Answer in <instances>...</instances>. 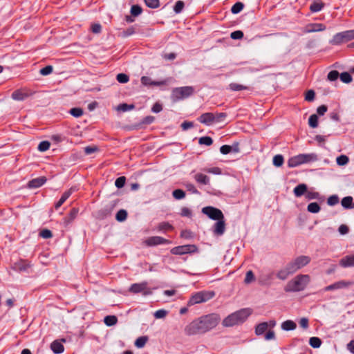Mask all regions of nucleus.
<instances>
[{"instance_id": "f257e3e1", "label": "nucleus", "mask_w": 354, "mask_h": 354, "mask_svg": "<svg viewBox=\"0 0 354 354\" xmlns=\"http://www.w3.org/2000/svg\"><path fill=\"white\" fill-rule=\"evenodd\" d=\"M311 259L308 256L300 255L289 261L276 273V277L282 281L286 280L290 275L310 263Z\"/></svg>"}, {"instance_id": "f03ea898", "label": "nucleus", "mask_w": 354, "mask_h": 354, "mask_svg": "<svg viewBox=\"0 0 354 354\" xmlns=\"http://www.w3.org/2000/svg\"><path fill=\"white\" fill-rule=\"evenodd\" d=\"M252 313L250 308H243L237 310L225 317L223 321V325L230 327L243 323Z\"/></svg>"}, {"instance_id": "7ed1b4c3", "label": "nucleus", "mask_w": 354, "mask_h": 354, "mask_svg": "<svg viewBox=\"0 0 354 354\" xmlns=\"http://www.w3.org/2000/svg\"><path fill=\"white\" fill-rule=\"evenodd\" d=\"M308 274H298L288 281L284 290L286 292H299L304 290L310 282Z\"/></svg>"}, {"instance_id": "20e7f679", "label": "nucleus", "mask_w": 354, "mask_h": 354, "mask_svg": "<svg viewBox=\"0 0 354 354\" xmlns=\"http://www.w3.org/2000/svg\"><path fill=\"white\" fill-rule=\"evenodd\" d=\"M318 159V155L315 153H299L288 159V166L291 168L296 167L303 164L316 162Z\"/></svg>"}, {"instance_id": "39448f33", "label": "nucleus", "mask_w": 354, "mask_h": 354, "mask_svg": "<svg viewBox=\"0 0 354 354\" xmlns=\"http://www.w3.org/2000/svg\"><path fill=\"white\" fill-rule=\"evenodd\" d=\"M354 39V30H348L336 33L329 41L333 46H339Z\"/></svg>"}, {"instance_id": "423d86ee", "label": "nucleus", "mask_w": 354, "mask_h": 354, "mask_svg": "<svg viewBox=\"0 0 354 354\" xmlns=\"http://www.w3.org/2000/svg\"><path fill=\"white\" fill-rule=\"evenodd\" d=\"M194 92V87L190 86L176 87L173 88L171 97L173 101L176 102L191 96Z\"/></svg>"}, {"instance_id": "0eeeda50", "label": "nucleus", "mask_w": 354, "mask_h": 354, "mask_svg": "<svg viewBox=\"0 0 354 354\" xmlns=\"http://www.w3.org/2000/svg\"><path fill=\"white\" fill-rule=\"evenodd\" d=\"M215 296L214 291H199L194 294L188 301L189 306L203 303L212 299Z\"/></svg>"}, {"instance_id": "6e6552de", "label": "nucleus", "mask_w": 354, "mask_h": 354, "mask_svg": "<svg viewBox=\"0 0 354 354\" xmlns=\"http://www.w3.org/2000/svg\"><path fill=\"white\" fill-rule=\"evenodd\" d=\"M199 319L206 332L215 328L220 322L219 316L214 313L202 316Z\"/></svg>"}, {"instance_id": "1a4fd4ad", "label": "nucleus", "mask_w": 354, "mask_h": 354, "mask_svg": "<svg viewBox=\"0 0 354 354\" xmlns=\"http://www.w3.org/2000/svg\"><path fill=\"white\" fill-rule=\"evenodd\" d=\"M184 332L187 335H194L206 333L199 318L187 325L184 329Z\"/></svg>"}, {"instance_id": "9d476101", "label": "nucleus", "mask_w": 354, "mask_h": 354, "mask_svg": "<svg viewBox=\"0 0 354 354\" xmlns=\"http://www.w3.org/2000/svg\"><path fill=\"white\" fill-rule=\"evenodd\" d=\"M129 291L135 294L142 293L144 296L152 294V291L151 288L148 287V283L147 281L133 283L129 288Z\"/></svg>"}, {"instance_id": "9b49d317", "label": "nucleus", "mask_w": 354, "mask_h": 354, "mask_svg": "<svg viewBox=\"0 0 354 354\" xmlns=\"http://www.w3.org/2000/svg\"><path fill=\"white\" fill-rule=\"evenodd\" d=\"M202 212L212 220L218 221L224 218V215L221 210L214 207H205L202 209Z\"/></svg>"}, {"instance_id": "f8f14e48", "label": "nucleus", "mask_w": 354, "mask_h": 354, "mask_svg": "<svg viewBox=\"0 0 354 354\" xmlns=\"http://www.w3.org/2000/svg\"><path fill=\"white\" fill-rule=\"evenodd\" d=\"M198 250L195 245H184L173 248L171 253L176 255H182L186 254L194 253Z\"/></svg>"}, {"instance_id": "ddd939ff", "label": "nucleus", "mask_w": 354, "mask_h": 354, "mask_svg": "<svg viewBox=\"0 0 354 354\" xmlns=\"http://www.w3.org/2000/svg\"><path fill=\"white\" fill-rule=\"evenodd\" d=\"M145 243L148 246H156L158 245L169 244L171 241L163 237L154 236L149 237L146 241Z\"/></svg>"}, {"instance_id": "4468645a", "label": "nucleus", "mask_w": 354, "mask_h": 354, "mask_svg": "<svg viewBox=\"0 0 354 354\" xmlns=\"http://www.w3.org/2000/svg\"><path fill=\"white\" fill-rule=\"evenodd\" d=\"M326 29V26L321 23H313L308 24L304 30L305 33H310L315 32L324 31Z\"/></svg>"}, {"instance_id": "2eb2a0df", "label": "nucleus", "mask_w": 354, "mask_h": 354, "mask_svg": "<svg viewBox=\"0 0 354 354\" xmlns=\"http://www.w3.org/2000/svg\"><path fill=\"white\" fill-rule=\"evenodd\" d=\"M353 283V282H352V281H346L342 280V281H339L333 284L326 286L324 288V291H330V290L344 288H346V287L352 285Z\"/></svg>"}, {"instance_id": "dca6fc26", "label": "nucleus", "mask_w": 354, "mask_h": 354, "mask_svg": "<svg viewBox=\"0 0 354 354\" xmlns=\"http://www.w3.org/2000/svg\"><path fill=\"white\" fill-rule=\"evenodd\" d=\"M12 268L17 272H26L30 268V263L26 260L20 259L14 263Z\"/></svg>"}, {"instance_id": "f3484780", "label": "nucleus", "mask_w": 354, "mask_h": 354, "mask_svg": "<svg viewBox=\"0 0 354 354\" xmlns=\"http://www.w3.org/2000/svg\"><path fill=\"white\" fill-rule=\"evenodd\" d=\"M225 231V218L223 219L218 220L213 227V232L216 236H221Z\"/></svg>"}, {"instance_id": "a211bd4d", "label": "nucleus", "mask_w": 354, "mask_h": 354, "mask_svg": "<svg viewBox=\"0 0 354 354\" xmlns=\"http://www.w3.org/2000/svg\"><path fill=\"white\" fill-rule=\"evenodd\" d=\"M140 82L142 85L146 86H161L167 84L166 80L162 81H153L151 77L148 76H142L140 79Z\"/></svg>"}, {"instance_id": "6ab92c4d", "label": "nucleus", "mask_w": 354, "mask_h": 354, "mask_svg": "<svg viewBox=\"0 0 354 354\" xmlns=\"http://www.w3.org/2000/svg\"><path fill=\"white\" fill-rule=\"evenodd\" d=\"M339 264L342 268L354 267V254L344 257L339 260Z\"/></svg>"}, {"instance_id": "aec40b11", "label": "nucleus", "mask_w": 354, "mask_h": 354, "mask_svg": "<svg viewBox=\"0 0 354 354\" xmlns=\"http://www.w3.org/2000/svg\"><path fill=\"white\" fill-rule=\"evenodd\" d=\"M220 151L222 154H228L230 153H238L239 151V144L236 143L233 145L232 146L224 145L221 147Z\"/></svg>"}, {"instance_id": "412c9836", "label": "nucleus", "mask_w": 354, "mask_h": 354, "mask_svg": "<svg viewBox=\"0 0 354 354\" xmlns=\"http://www.w3.org/2000/svg\"><path fill=\"white\" fill-rule=\"evenodd\" d=\"M46 178L45 176H40L36 178H33L28 182L29 188H38L41 187L46 182Z\"/></svg>"}, {"instance_id": "4be33fe9", "label": "nucleus", "mask_w": 354, "mask_h": 354, "mask_svg": "<svg viewBox=\"0 0 354 354\" xmlns=\"http://www.w3.org/2000/svg\"><path fill=\"white\" fill-rule=\"evenodd\" d=\"M214 113H205L202 114L200 118H198V120L200 122L207 125L210 126L214 123Z\"/></svg>"}, {"instance_id": "5701e85b", "label": "nucleus", "mask_w": 354, "mask_h": 354, "mask_svg": "<svg viewBox=\"0 0 354 354\" xmlns=\"http://www.w3.org/2000/svg\"><path fill=\"white\" fill-rule=\"evenodd\" d=\"M74 189L71 187L68 190L64 192L59 200L55 204V208L56 209H58L64 204V203L70 197Z\"/></svg>"}, {"instance_id": "b1692460", "label": "nucleus", "mask_w": 354, "mask_h": 354, "mask_svg": "<svg viewBox=\"0 0 354 354\" xmlns=\"http://www.w3.org/2000/svg\"><path fill=\"white\" fill-rule=\"evenodd\" d=\"M30 94L21 89L15 91L12 93V98L15 100L22 101L28 97Z\"/></svg>"}, {"instance_id": "393cba45", "label": "nucleus", "mask_w": 354, "mask_h": 354, "mask_svg": "<svg viewBox=\"0 0 354 354\" xmlns=\"http://www.w3.org/2000/svg\"><path fill=\"white\" fill-rule=\"evenodd\" d=\"M294 194L296 197H300L307 192V185L304 183L299 184L294 188Z\"/></svg>"}, {"instance_id": "a878e982", "label": "nucleus", "mask_w": 354, "mask_h": 354, "mask_svg": "<svg viewBox=\"0 0 354 354\" xmlns=\"http://www.w3.org/2000/svg\"><path fill=\"white\" fill-rule=\"evenodd\" d=\"M50 348L53 351V353L56 354L62 353L64 351V347L63 344H62L57 340H55L51 343Z\"/></svg>"}, {"instance_id": "bb28decb", "label": "nucleus", "mask_w": 354, "mask_h": 354, "mask_svg": "<svg viewBox=\"0 0 354 354\" xmlns=\"http://www.w3.org/2000/svg\"><path fill=\"white\" fill-rule=\"evenodd\" d=\"M79 209L73 207L71 209L68 215L64 218V222L66 224L71 223L77 216Z\"/></svg>"}, {"instance_id": "cd10ccee", "label": "nucleus", "mask_w": 354, "mask_h": 354, "mask_svg": "<svg viewBox=\"0 0 354 354\" xmlns=\"http://www.w3.org/2000/svg\"><path fill=\"white\" fill-rule=\"evenodd\" d=\"M324 7V3L321 1H313L310 6V10L312 12L321 11Z\"/></svg>"}, {"instance_id": "c85d7f7f", "label": "nucleus", "mask_w": 354, "mask_h": 354, "mask_svg": "<svg viewBox=\"0 0 354 354\" xmlns=\"http://www.w3.org/2000/svg\"><path fill=\"white\" fill-rule=\"evenodd\" d=\"M196 181L202 185H208L209 183V178L203 174L198 173L194 176Z\"/></svg>"}, {"instance_id": "c756f323", "label": "nucleus", "mask_w": 354, "mask_h": 354, "mask_svg": "<svg viewBox=\"0 0 354 354\" xmlns=\"http://www.w3.org/2000/svg\"><path fill=\"white\" fill-rule=\"evenodd\" d=\"M296 324L292 320H286L281 324V328L283 330H293L296 328Z\"/></svg>"}, {"instance_id": "7c9ffc66", "label": "nucleus", "mask_w": 354, "mask_h": 354, "mask_svg": "<svg viewBox=\"0 0 354 354\" xmlns=\"http://www.w3.org/2000/svg\"><path fill=\"white\" fill-rule=\"evenodd\" d=\"M229 88L234 91H239L242 90H248V91H252V88L249 86H246L242 84H239L237 83H231L229 84Z\"/></svg>"}, {"instance_id": "2f4dec72", "label": "nucleus", "mask_w": 354, "mask_h": 354, "mask_svg": "<svg viewBox=\"0 0 354 354\" xmlns=\"http://www.w3.org/2000/svg\"><path fill=\"white\" fill-rule=\"evenodd\" d=\"M342 205L345 209L354 208L352 196H346L341 201Z\"/></svg>"}, {"instance_id": "473e14b6", "label": "nucleus", "mask_w": 354, "mask_h": 354, "mask_svg": "<svg viewBox=\"0 0 354 354\" xmlns=\"http://www.w3.org/2000/svg\"><path fill=\"white\" fill-rule=\"evenodd\" d=\"M268 324L267 322H262L259 324L255 328V333L257 335H261L264 334V333L268 329Z\"/></svg>"}, {"instance_id": "72a5a7b5", "label": "nucleus", "mask_w": 354, "mask_h": 354, "mask_svg": "<svg viewBox=\"0 0 354 354\" xmlns=\"http://www.w3.org/2000/svg\"><path fill=\"white\" fill-rule=\"evenodd\" d=\"M118 322V318L115 315H107L104 319V324L108 326L115 325Z\"/></svg>"}, {"instance_id": "f704fd0d", "label": "nucleus", "mask_w": 354, "mask_h": 354, "mask_svg": "<svg viewBox=\"0 0 354 354\" xmlns=\"http://www.w3.org/2000/svg\"><path fill=\"white\" fill-rule=\"evenodd\" d=\"M322 343L321 339L317 337H312L309 339V344L314 348H319Z\"/></svg>"}, {"instance_id": "c9c22d12", "label": "nucleus", "mask_w": 354, "mask_h": 354, "mask_svg": "<svg viewBox=\"0 0 354 354\" xmlns=\"http://www.w3.org/2000/svg\"><path fill=\"white\" fill-rule=\"evenodd\" d=\"M159 231L166 232L168 230H172L174 227L168 222L160 223L157 227Z\"/></svg>"}, {"instance_id": "e433bc0d", "label": "nucleus", "mask_w": 354, "mask_h": 354, "mask_svg": "<svg viewBox=\"0 0 354 354\" xmlns=\"http://www.w3.org/2000/svg\"><path fill=\"white\" fill-rule=\"evenodd\" d=\"M147 341L148 337L147 336H141L136 339L134 344L137 348H140L145 346Z\"/></svg>"}, {"instance_id": "4c0bfd02", "label": "nucleus", "mask_w": 354, "mask_h": 354, "mask_svg": "<svg viewBox=\"0 0 354 354\" xmlns=\"http://www.w3.org/2000/svg\"><path fill=\"white\" fill-rule=\"evenodd\" d=\"M127 212L125 209H120L115 215V219L119 222L124 221L127 218Z\"/></svg>"}, {"instance_id": "58836bf2", "label": "nucleus", "mask_w": 354, "mask_h": 354, "mask_svg": "<svg viewBox=\"0 0 354 354\" xmlns=\"http://www.w3.org/2000/svg\"><path fill=\"white\" fill-rule=\"evenodd\" d=\"M320 206L317 203L315 202L309 203L307 207V210L310 213H318L320 211Z\"/></svg>"}, {"instance_id": "ea45409f", "label": "nucleus", "mask_w": 354, "mask_h": 354, "mask_svg": "<svg viewBox=\"0 0 354 354\" xmlns=\"http://www.w3.org/2000/svg\"><path fill=\"white\" fill-rule=\"evenodd\" d=\"M244 8V4L242 3V2H236L235 3L232 8H231V12L233 13V14H238Z\"/></svg>"}, {"instance_id": "a19ab883", "label": "nucleus", "mask_w": 354, "mask_h": 354, "mask_svg": "<svg viewBox=\"0 0 354 354\" xmlns=\"http://www.w3.org/2000/svg\"><path fill=\"white\" fill-rule=\"evenodd\" d=\"M130 12L133 17H138L142 12V8L139 5H133Z\"/></svg>"}, {"instance_id": "79ce46f5", "label": "nucleus", "mask_w": 354, "mask_h": 354, "mask_svg": "<svg viewBox=\"0 0 354 354\" xmlns=\"http://www.w3.org/2000/svg\"><path fill=\"white\" fill-rule=\"evenodd\" d=\"M339 78L342 82L346 84L351 83L353 80L352 76L348 72L342 73L339 75Z\"/></svg>"}, {"instance_id": "37998d69", "label": "nucleus", "mask_w": 354, "mask_h": 354, "mask_svg": "<svg viewBox=\"0 0 354 354\" xmlns=\"http://www.w3.org/2000/svg\"><path fill=\"white\" fill-rule=\"evenodd\" d=\"M172 196L176 200H180L185 197V192L180 189H177L173 191Z\"/></svg>"}, {"instance_id": "c03bdc74", "label": "nucleus", "mask_w": 354, "mask_h": 354, "mask_svg": "<svg viewBox=\"0 0 354 354\" xmlns=\"http://www.w3.org/2000/svg\"><path fill=\"white\" fill-rule=\"evenodd\" d=\"M308 124L312 128H316L318 126V116L313 114L309 117Z\"/></svg>"}, {"instance_id": "a18cd8bd", "label": "nucleus", "mask_w": 354, "mask_h": 354, "mask_svg": "<svg viewBox=\"0 0 354 354\" xmlns=\"http://www.w3.org/2000/svg\"><path fill=\"white\" fill-rule=\"evenodd\" d=\"M306 198L308 200H313V199H321V196L319 192H311V191H307L306 194Z\"/></svg>"}, {"instance_id": "49530a36", "label": "nucleus", "mask_w": 354, "mask_h": 354, "mask_svg": "<svg viewBox=\"0 0 354 354\" xmlns=\"http://www.w3.org/2000/svg\"><path fill=\"white\" fill-rule=\"evenodd\" d=\"M349 161V158L346 155H341L336 159L337 164L340 166L346 165Z\"/></svg>"}, {"instance_id": "de8ad7c7", "label": "nucleus", "mask_w": 354, "mask_h": 354, "mask_svg": "<svg viewBox=\"0 0 354 354\" xmlns=\"http://www.w3.org/2000/svg\"><path fill=\"white\" fill-rule=\"evenodd\" d=\"M272 274H269L268 275H263L259 279V283L261 285H270L269 282L272 279Z\"/></svg>"}, {"instance_id": "09e8293b", "label": "nucleus", "mask_w": 354, "mask_h": 354, "mask_svg": "<svg viewBox=\"0 0 354 354\" xmlns=\"http://www.w3.org/2000/svg\"><path fill=\"white\" fill-rule=\"evenodd\" d=\"M283 163V157L282 155L278 154L273 158V165L276 167H281Z\"/></svg>"}, {"instance_id": "8fccbe9b", "label": "nucleus", "mask_w": 354, "mask_h": 354, "mask_svg": "<svg viewBox=\"0 0 354 354\" xmlns=\"http://www.w3.org/2000/svg\"><path fill=\"white\" fill-rule=\"evenodd\" d=\"M185 6V3L183 1H178L176 2L174 7V11L176 13H180L182 10H183Z\"/></svg>"}, {"instance_id": "3c124183", "label": "nucleus", "mask_w": 354, "mask_h": 354, "mask_svg": "<svg viewBox=\"0 0 354 354\" xmlns=\"http://www.w3.org/2000/svg\"><path fill=\"white\" fill-rule=\"evenodd\" d=\"M198 142L200 145H205L206 146H210L213 142V140L211 137L203 136L199 139Z\"/></svg>"}, {"instance_id": "603ef678", "label": "nucleus", "mask_w": 354, "mask_h": 354, "mask_svg": "<svg viewBox=\"0 0 354 354\" xmlns=\"http://www.w3.org/2000/svg\"><path fill=\"white\" fill-rule=\"evenodd\" d=\"M69 113L75 118L82 116L84 113L83 109L81 108H73L70 110Z\"/></svg>"}, {"instance_id": "864d4df0", "label": "nucleus", "mask_w": 354, "mask_h": 354, "mask_svg": "<svg viewBox=\"0 0 354 354\" xmlns=\"http://www.w3.org/2000/svg\"><path fill=\"white\" fill-rule=\"evenodd\" d=\"M226 117L227 114L225 113H217L214 114V123L223 122Z\"/></svg>"}, {"instance_id": "5fc2aeb1", "label": "nucleus", "mask_w": 354, "mask_h": 354, "mask_svg": "<svg viewBox=\"0 0 354 354\" xmlns=\"http://www.w3.org/2000/svg\"><path fill=\"white\" fill-rule=\"evenodd\" d=\"M339 203V197L337 195H332L327 199V204L330 206H334Z\"/></svg>"}, {"instance_id": "6e6d98bb", "label": "nucleus", "mask_w": 354, "mask_h": 354, "mask_svg": "<svg viewBox=\"0 0 354 354\" xmlns=\"http://www.w3.org/2000/svg\"><path fill=\"white\" fill-rule=\"evenodd\" d=\"M146 6L151 8H157L159 7V0H144Z\"/></svg>"}, {"instance_id": "4d7b16f0", "label": "nucleus", "mask_w": 354, "mask_h": 354, "mask_svg": "<svg viewBox=\"0 0 354 354\" xmlns=\"http://www.w3.org/2000/svg\"><path fill=\"white\" fill-rule=\"evenodd\" d=\"M116 80L120 83H127L129 80V76L125 73H119L116 76Z\"/></svg>"}, {"instance_id": "13d9d810", "label": "nucleus", "mask_w": 354, "mask_h": 354, "mask_svg": "<svg viewBox=\"0 0 354 354\" xmlns=\"http://www.w3.org/2000/svg\"><path fill=\"white\" fill-rule=\"evenodd\" d=\"M255 279L254 274L252 270H249L246 272L244 282L247 284L250 283Z\"/></svg>"}, {"instance_id": "bf43d9fd", "label": "nucleus", "mask_w": 354, "mask_h": 354, "mask_svg": "<svg viewBox=\"0 0 354 354\" xmlns=\"http://www.w3.org/2000/svg\"><path fill=\"white\" fill-rule=\"evenodd\" d=\"M50 144L48 141H42L38 145V150L39 151H46L50 148Z\"/></svg>"}, {"instance_id": "052dcab7", "label": "nucleus", "mask_w": 354, "mask_h": 354, "mask_svg": "<svg viewBox=\"0 0 354 354\" xmlns=\"http://www.w3.org/2000/svg\"><path fill=\"white\" fill-rule=\"evenodd\" d=\"M167 313L168 312L166 310L160 309L154 313L153 316L156 319H162L164 318Z\"/></svg>"}, {"instance_id": "680f3d73", "label": "nucleus", "mask_w": 354, "mask_h": 354, "mask_svg": "<svg viewBox=\"0 0 354 354\" xmlns=\"http://www.w3.org/2000/svg\"><path fill=\"white\" fill-rule=\"evenodd\" d=\"M126 178L124 176H120L115 180V185L118 188H122L124 186Z\"/></svg>"}, {"instance_id": "e2e57ef3", "label": "nucleus", "mask_w": 354, "mask_h": 354, "mask_svg": "<svg viewBox=\"0 0 354 354\" xmlns=\"http://www.w3.org/2000/svg\"><path fill=\"white\" fill-rule=\"evenodd\" d=\"M53 66L50 65H48L40 70V74L42 75H48L53 72Z\"/></svg>"}, {"instance_id": "0e129e2a", "label": "nucleus", "mask_w": 354, "mask_h": 354, "mask_svg": "<svg viewBox=\"0 0 354 354\" xmlns=\"http://www.w3.org/2000/svg\"><path fill=\"white\" fill-rule=\"evenodd\" d=\"M315 93L313 90H308L305 95V100L308 102H312L314 100Z\"/></svg>"}, {"instance_id": "69168bd1", "label": "nucleus", "mask_w": 354, "mask_h": 354, "mask_svg": "<svg viewBox=\"0 0 354 354\" xmlns=\"http://www.w3.org/2000/svg\"><path fill=\"white\" fill-rule=\"evenodd\" d=\"M243 32L241 30H236L231 33L230 37L233 39H241L243 37Z\"/></svg>"}, {"instance_id": "338daca9", "label": "nucleus", "mask_w": 354, "mask_h": 354, "mask_svg": "<svg viewBox=\"0 0 354 354\" xmlns=\"http://www.w3.org/2000/svg\"><path fill=\"white\" fill-rule=\"evenodd\" d=\"M339 76V72L337 71H331L328 74V79L330 81L336 80Z\"/></svg>"}, {"instance_id": "774afa93", "label": "nucleus", "mask_w": 354, "mask_h": 354, "mask_svg": "<svg viewBox=\"0 0 354 354\" xmlns=\"http://www.w3.org/2000/svg\"><path fill=\"white\" fill-rule=\"evenodd\" d=\"M180 215L184 217L190 218L192 216V212L188 207H184L181 209Z\"/></svg>"}]
</instances>
